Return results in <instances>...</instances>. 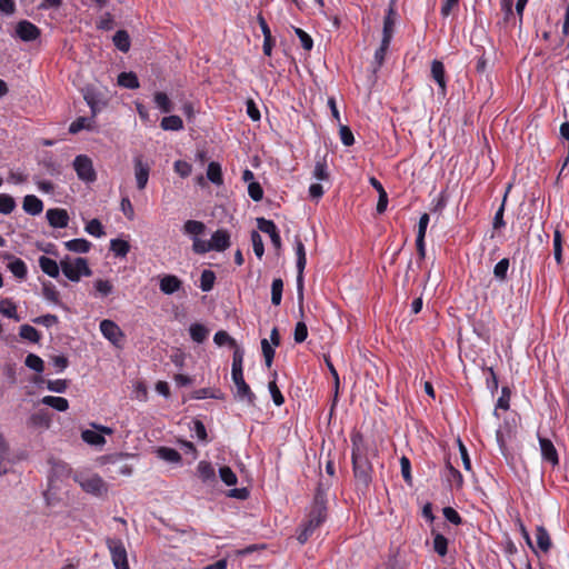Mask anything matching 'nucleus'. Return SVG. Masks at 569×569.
<instances>
[{
  "label": "nucleus",
  "instance_id": "obj_23",
  "mask_svg": "<svg viewBox=\"0 0 569 569\" xmlns=\"http://www.w3.org/2000/svg\"><path fill=\"white\" fill-rule=\"evenodd\" d=\"M306 264L307 259L297 258V295L300 305L303 301V271Z\"/></svg>",
  "mask_w": 569,
  "mask_h": 569
},
{
  "label": "nucleus",
  "instance_id": "obj_53",
  "mask_svg": "<svg viewBox=\"0 0 569 569\" xmlns=\"http://www.w3.org/2000/svg\"><path fill=\"white\" fill-rule=\"evenodd\" d=\"M510 189H511V184L508 186L507 191L502 199V203L495 214V218H493V228L495 229H500L505 226V221H503L505 204H506L507 196H508V192Z\"/></svg>",
  "mask_w": 569,
  "mask_h": 569
},
{
  "label": "nucleus",
  "instance_id": "obj_46",
  "mask_svg": "<svg viewBox=\"0 0 569 569\" xmlns=\"http://www.w3.org/2000/svg\"><path fill=\"white\" fill-rule=\"evenodd\" d=\"M553 257L558 264L562 263V236L558 229L553 233Z\"/></svg>",
  "mask_w": 569,
  "mask_h": 569
},
{
  "label": "nucleus",
  "instance_id": "obj_29",
  "mask_svg": "<svg viewBox=\"0 0 569 569\" xmlns=\"http://www.w3.org/2000/svg\"><path fill=\"white\" fill-rule=\"evenodd\" d=\"M41 402L58 411H66L69 408L68 400L62 397L46 396L41 399Z\"/></svg>",
  "mask_w": 569,
  "mask_h": 569
},
{
  "label": "nucleus",
  "instance_id": "obj_40",
  "mask_svg": "<svg viewBox=\"0 0 569 569\" xmlns=\"http://www.w3.org/2000/svg\"><path fill=\"white\" fill-rule=\"evenodd\" d=\"M92 128V120L87 117L77 118L69 127V132L76 134L83 129L90 130Z\"/></svg>",
  "mask_w": 569,
  "mask_h": 569
},
{
  "label": "nucleus",
  "instance_id": "obj_61",
  "mask_svg": "<svg viewBox=\"0 0 569 569\" xmlns=\"http://www.w3.org/2000/svg\"><path fill=\"white\" fill-rule=\"evenodd\" d=\"M248 193L253 201H260L263 198V190L260 183L251 181L248 186Z\"/></svg>",
  "mask_w": 569,
  "mask_h": 569
},
{
  "label": "nucleus",
  "instance_id": "obj_17",
  "mask_svg": "<svg viewBox=\"0 0 569 569\" xmlns=\"http://www.w3.org/2000/svg\"><path fill=\"white\" fill-rule=\"evenodd\" d=\"M431 76L439 86L440 93L446 96L447 84L443 63L439 60H433L431 63Z\"/></svg>",
  "mask_w": 569,
  "mask_h": 569
},
{
  "label": "nucleus",
  "instance_id": "obj_51",
  "mask_svg": "<svg viewBox=\"0 0 569 569\" xmlns=\"http://www.w3.org/2000/svg\"><path fill=\"white\" fill-rule=\"evenodd\" d=\"M310 515L325 521L327 518V500H313Z\"/></svg>",
  "mask_w": 569,
  "mask_h": 569
},
{
  "label": "nucleus",
  "instance_id": "obj_2",
  "mask_svg": "<svg viewBox=\"0 0 569 569\" xmlns=\"http://www.w3.org/2000/svg\"><path fill=\"white\" fill-rule=\"evenodd\" d=\"M60 267L63 274L70 280L78 282L81 276L89 277L92 274L91 269L88 266V261L84 258H74L71 259L69 256H66L60 261Z\"/></svg>",
  "mask_w": 569,
  "mask_h": 569
},
{
  "label": "nucleus",
  "instance_id": "obj_31",
  "mask_svg": "<svg viewBox=\"0 0 569 569\" xmlns=\"http://www.w3.org/2000/svg\"><path fill=\"white\" fill-rule=\"evenodd\" d=\"M189 333L194 342L202 343L207 339L209 330L201 323H192Z\"/></svg>",
  "mask_w": 569,
  "mask_h": 569
},
{
  "label": "nucleus",
  "instance_id": "obj_3",
  "mask_svg": "<svg viewBox=\"0 0 569 569\" xmlns=\"http://www.w3.org/2000/svg\"><path fill=\"white\" fill-rule=\"evenodd\" d=\"M107 546L111 553V559L116 569H129L127 550L120 539H107Z\"/></svg>",
  "mask_w": 569,
  "mask_h": 569
},
{
  "label": "nucleus",
  "instance_id": "obj_54",
  "mask_svg": "<svg viewBox=\"0 0 569 569\" xmlns=\"http://www.w3.org/2000/svg\"><path fill=\"white\" fill-rule=\"evenodd\" d=\"M42 293H43V297L53 302V303H58L59 302V292L57 291L56 287L47 281V282H42Z\"/></svg>",
  "mask_w": 569,
  "mask_h": 569
},
{
  "label": "nucleus",
  "instance_id": "obj_27",
  "mask_svg": "<svg viewBox=\"0 0 569 569\" xmlns=\"http://www.w3.org/2000/svg\"><path fill=\"white\" fill-rule=\"evenodd\" d=\"M160 127L163 130L179 131L183 129V121L179 116L171 114L162 118Z\"/></svg>",
  "mask_w": 569,
  "mask_h": 569
},
{
  "label": "nucleus",
  "instance_id": "obj_59",
  "mask_svg": "<svg viewBox=\"0 0 569 569\" xmlns=\"http://www.w3.org/2000/svg\"><path fill=\"white\" fill-rule=\"evenodd\" d=\"M295 33L300 39L302 48L307 51H310L313 47L312 38L300 28H295Z\"/></svg>",
  "mask_w": 569,
  "mask_h": 569
},
{
  "label": "nucleus",
  "instance_id": "obj_4",
  "mask_svg": "<svg viewBox=\"0 0 569 569\" xmlns=\"http://www.w3.org/2000/svg\"><path fill=\"white\" fill-rule=\"evenodd\" d=\"M73 168L80 180L84 182H93L97 173L93 169L92 160L86 154H79L73 160Z\"/></svg>",
  "mask_w": 569,
  "mask_h": 569
},
{
  "label": "nucleus",
  "instance_id": "obj_64",
  "mask_svg": "<svg viewBox=\"0 0 569 569\" xmlns=\"http://www.w3.org/2000/svg\"><path fill=\"white\" fill-rule=\"evenodd\" d=\"M339 133L340 139L345 146L350 147L355 143L353 133L348 126H340Z\"/></svg>",
  "mask_w": 569,
  "mask_h": 569
},
{
  "label": "nucleus",
  "instance_id": "obj_56",
  "mask_svg": "<svg viewBox=\"0 0 569 569\" xmlns=\"http://www.w3.org/2000/svg\"><path fill=\"white\" fill-rule=\"evenodd\" d=\"M219 476L220 479L227 485V486H233L237 483L238 478L236 473L231 470L230 467L223 466L219 469Z\"/></svg>",
  "mask_w": 569,
  "mask_h": 569
},
{
  "label": "nucleus",
  "instance_id": "obj_35",
  "mask_svg": "<svg viewBox=\"0 0 569 569\" xmlns=\"http://www.w3.org/2000/svg\"><path fill=\"white\" fill-rule=\"evenodd\" d=\"M81 438L91 446H102L106 443V439L101 433L89 429L82 431Z\"/></svg>",
  "mask_w": 569,
  "mask_h": 569
},
{
  "label": "nucleus",
  "instance_id": "obj_6",
  "mask_svg": "<svg viewBox=\"0 0 569 569\" xmlns=\"http://www.w3.org/2000/svg\"><path fill=\"white\" fill-rule=\"evenodd\" d=\"M80 487L88 493L101 496L107 492V485L101 477L92 475L88 477L76 478Z\"/></svg>",
  "mask_w": 569,
  "mask_h": 569
},
{
  "label": "nucleus",
  "instance_id": "obj_11",
  "mask_svg": "<svg viewBox=\"0 0 569 569\" xmlns=\"http://www.w3.org/2000/svg\"><path fill=\"white\" fill-rule=\"evenodd\" d=\"M100 331L103 335V337L113 345H117L123 337V333L119 326L109 319H104L100 322Z\"/></svg>",
  "mask_w": 569,
  "mask_h": 569
},
{
  "label": "nucleus",
  "instance_id": "obj_22",
  "mask_svg": "<svg viewBox=\"0 0 569 569\" xmlns=\"http://www.w3.org/2000/svg\"><path fill=\"white\" fill-rule=\"evenodd\" d=\"M29 425L37 428L48 429L51 425V415L48 410H39L31 415Z\"/></svg>",
  "mask_w": 569,
  "mask_h": 569
},
{
  "label": "nucleus",
  "instance_id": "obj_34",
  "mask_svg": "<svg viewBox=\"0 0 569 569\" xmlns=\"http://www.w3.org/2000/svg\"><path fill=\"white\" fill-rule=\"evenodd\" d=\"M110 250L116 257L124 258L130 250V244L128 241L122 239H112L110 241Z\"/></svg>",
  "mask_w": 569,
  "mask_h": 569
},
{
  "label": "nucleus",
  "instance_id": "obj_42",
  "mask_svg": "<svg viewBox=\"0 0 569 569\" xmlns=\"http://www.w3.org/2000/svg\"><path fill=\"white\" fill-rule=\"evenodd\" d=\"M24 365L29 369H31V370H33V371H36L38 373H41L44 370V362H43V360L39 356H37L34 353H29L26 357Z\"/></svg>",
  "mask_w": 569,
  "mask_h": 569
},
{
  "label": "nucleus",
  "instance_id": "obj_38",
  "mask_svg": "<svg viewBox=\"0 0 569 569\" xmlns=\"http://www.w3.org/2000/svg\"><path fill=\"white\" fill-rule=\"evenodd\" d=\"M19 335L22 339L29 340L33 343H38L41 338L39 331L30 325H22L20 327Z\"/></svg>",
  "mask_w": 569,
  "mask_h": 569
},
{
  "label": "nucleus",
  "instance_id": "obj_50",
  "mask_svg": "<svg viewBox=\"0 0 569 569\" xmlns=\"http://www.w3.org/2000/svg\"><path fill=\"white\" fill-rule=\"evenodd\" d=\"M509 266L510 263L508 258L501 259L493 268V274L496 279L499 281H505L507 279Z\"/></svg>",
  "mask_w": 569,
  "mask_h": 569
},
{
  "label": "nucleus",
  "instance_id": "obj_14",
  "mask_svg": "<svg viewBox=\"0 0 569 569\" xmlns=\"http://www.w3.org/2000/svg\"><path fill=\"white\" fill-rule=\"evenodd\" d=\"M4 258L9 260L7 268L10 270V272L19 280H24L28 274V269L24 261L14 257L13 254H6Z\"/></svg>",
  "mask_w": 569,
  "mask_h": 569
},
{
  "label": "nucleus",
  "instance_id": "obj_15",
  "mask_svg": "<svg viewBox=\"0 0 569 569\" xmlns=\"http://www.w3.org/2000/svg\"><path fill=\"white\" fill-rule=\"evenodd\" d=\"M159 288L164 295H173L182 288V281L174 274H164L160 279Z\"/></svg>",
  "mask_w": 569,
  "mask_h": 569
},
{
  "label": "nucleus",
  "instance_id": "obj_52",
  "mask_svg": "<svg viewBox=\"0 0 569 569\" xmlns=\"http://www.w3.org/2000/svg\"><path fill=\"white\" fill-rule=\"evenodd\" d=\"M261 350H262V355L264 357L266 367L270 368L272 366L273 358H274V349H273L272 345L267 339H262L261 340Z\"/></svg>",
  "mask_w": 569,
  "mask_h": 569
},
{
  "label": "nucleus",
  "instance_id": "obj_58",
  "mask_svg": "<svg viewBox=\"0 0 569 569\" xmlns=\"http://www.w3.org/2000/svg\"><path fill=\"white\" fill-rule=\"evenodd\" d=\"M46 385L48 390L57 393H63L68 388V381L62 379L48 380Z\"/></svg>",
  "mask_w": 569,
  "mask_h": 569
},
{
  "label": "nucleus",
  "instance_id": "obj_30",
  "mask_svg": "<svg viewBox=\"0 0 569 569\" xmlns=\"http://www.w3.org/2000/svg\"><path fill=\"white\" fill-rule=\"evenodd\" d=\"M433 536V550L437 552L440 557H445L448 552V539L435 530L431 531Z\"/></svg>",
  "mask_w": 569,
  "mask_h": 569
},
{
  "label": "nucleus",
  "instance_id": "obj_60",
  "mask_svg": "<svg viewBox=\"0 0 569 569\" xmlns=\"http://www.w3.org/2000/svg\"><path fill=\"white\" fill-rule=\"evenodd\" d=\"M41 164L50 176H58L61 173V166L53 161L52 158H44Z\"/></svg>",
  "mask_w": 569,
  "mask_h": 569
},
{
  "label": "nucleus",
  "instance_id": "obj_62",
  "mask_svg": "<svg viewBox=\"0 0 569 569\" xmlns=\"http://www.w3.org/2000/svg\"><path fill=\"white\" fill-rule=\"evenodd\" d=\"M295 341L297 343H301L303 342L307 337H308V328H307V325L302 321H299L297 325H296V328H295Z\"/></svg>",
  "mask_w": 569,
  "mask_h": 569
},
{
  "label": "nucleus",
  "instance_id": "obj_28",
  "mask_svg": "<svg viewBox=\"0 0 569 569\" xmlns=\"http://www.w3.org/2000/svg\"><path fill=\"white\" fill-rule=\"evenodd\" d=\"M64 247L72 252L86 253L90 250L91 243L86 239L78 238L64 242Z\"/></svg>",
  "mask_w": 569,
  "mask_h": 569
},
{
  "label": "nucleus",
  "instance_id": "obj_20",
  "mask_svg": "<svg viewBox=\"0 0 569 569\" xmlns=\"http://www.w3.org/2000/svg\"><path fill=\"white\" fill-rule=\"evenodd\" d=\"M445 479L450 485V487L461 488L463 483V478L459 470H457L448 460L446 462L445 468Z\"/></svg>",
  "mask_w": 569,
  "mask_h": 569
},
{
  "label": "nucleus",
  "instance_id": "obj_13",
  "mask_svg": "<svg viewBox=\"0 0 569 569\" xmlns=\"http://www.w3.org/2000/svg\"><path fill=\"white\" fill-rule=\"evenodd\" d=\"M539 445L542 459L551 463L552 466H557L559 463V457L557 449L555 448L551 440L543 437H539Z\"/></svg>",
  "mask_w": 569,
  "mask_h": 569
},
{
  "label": "nucleus",
  "instance_id": "obj_25",
  "mask_svg": "<svg viewBox=\"0 0 569 569\" xmlns=\"http://www.w3.org/2000/svg\"><path fill=\"white\" fill-rule=\"evenodd\" d=\"M118 84L127 89H138L140 86L137 74L132 71L121 72L118 76Z\"/></svg>",
  "mask_w": 569,
  "mask_h": 569
},
{
  "label": "nucleus",
  "instance_id": "obj_7",
  "mask_svg": "<svg viewBox=\"0 0 569 569\" xmlns=\"http://www.w3.org/2000/svg\"><path fill=\"white\" fill-rule=\"evenodd\" d=\"M397 2L398 1H389L388 10L383 20L382 39L385 44L387 42H391L393 36L395 26L398 17Z\"/></svg>",
  "mask_w": 569,
  "mask_h": 569
},
{
  "label": "nucleus",
  "instance_id": "obj_5",
  "mask_svg": "<svg viewBox=\"0 0 569 569\" xmlns=\"http://www.w3.org/2000/svg\"><path fill=\"white\" fill-rule=\"evenodd\" d=\"M231 378L237 388L236 397L240 400H246L248 405L253 406L256 396L244 381L243 371L231 372Z\"/></svg>",
  "mask_w": 569,
  "mask_h": 569
},
{
  "label": "nucleus",
  "instance_id": "obj_41",
  "mask_svg": "<svg viewBox=\"0 0 569 569\" xmlns=\"http://www.w3.org/2000/svg\"><path fill=\"white\" fill-rule=\"evenodd\" d=\"M0 313L3 315L4 317L12 318L19 321V317L17 315V307L9 299H2L0 301Z\"/></svg>",
  "mask_w": 569,
  "mask_h": 569
},
{
  "label": "nucleus",
  "instance_id": "obj_47",
  "mask_svg": "<svg viewBox=\"0 0 569 569\" xmlns=\"http://www.w3.org/2000/svg\"><path fill=\"white\" fill-rule=\"evenodd\" d=\"M272 376H273V378H276L277 377V372L273 371ZM268 388H269V392H270V395L272 397V400H273L274 405L278 406V407L283 405L284 398H283L281 391L279 390V388L277 386L276 379H273L272 381L269 382Z\"/></svg>",
  "mask_w": 569,
  "mask_h": 569
},
{
  "label": "nucleus",
  "instance_id": "obj_24",
  "mask_svg": "<svg viewBox=\"0 0 569 569\" xmlns=\"http://www.w3.org/2000/svg\"><path fill=\"white\" fill-rule=\"evenodd\" d=\"M153 101L158 109L163 113H169L173 110V103L168 94L162 91H157L153 96Z\"/></svg>",
  "mask_w": 569,
  "mask_h": 569
},
{
  "label": "nucleus",
  "instance_id": "obj_37",
  "mask_svg": "<svg viewBox=\"0 0 569 569\" xmlns=\"http://www.w3.org/2000/svg\"><path fill=\"white\" fill-rule=\"evenodd\" d=\"M83 99L86 100L87 104L91 109L92 118L96 117V114L100 110L99 106H98V103H99L98 93L93 89L87 88L83 91Z\"/></svg>",
  "mask_w": 569,
  "mask_h": 569
},
{
  "label": "nucleus",
  "instance_id": "obj_16",
  "mask_svg": "<svg viewBox=\"0 0 569 569\" xmlns=\"http://www.w3.org/2000/svg\"><path fill=\"white\" fill-rule=\"evenodd\" d=\"M210 244L214 251H224L230 246V234L224 229H219L211 236Z\"/></svg>",
  "mask_w": 569,
  "mask_h": 569
},
{
  "label": "nucleus",
  "instance_id": "obj_1",
  "mask_svg": "<svg viewBox=\"0 0 569 569\" xmlns=\"http://www.w3.org/2000/svg\"><path fill=\"white\" fill-rule=\"evenodd\" d=\"M351 460L352 472L355 478L356 488L362 495H366L372 482V463L371 459L377 456V448L366 441L360 432L351 435Z\"/></svg>",
  "mask_w": 569,
  "mask_h": 569
},
{
  "label": "nucleus",
  "instance_id": "obj_12",
  "mask_svg": "<svg viewBox=\"0 0 569 569\" xmlns=\"http://www.w3.org/2000/svg\"><path fill=\"white\" fill-rule=\"evenodd\" d=\"M46 217L49 224L53 228H66L69 223V214L66 209H49Z\"/></svg>",
  "mask_w": 569,
  "mask_h": 569
},
{
  "label": "nucleus",
  "instance_id": "obj_33",
  "mask_svg": "<svg viewBox=\"0 0 569 569\" xmlns=\"http://www.w3.org/2000/svg\"><path fill=\"white\" fill-rule=\"evenodd\" d=\"M114 46L122 52L130 49V37L126 30H118L113 36Z\"/></svg>",
  "mask_w": 569,
  "mask_h": 569
},
{
  "label": "nucleus",
  "instance_id": "obj_36",
  "mask_svg": "<svg viewBox=\"0 0 569 569\" xmlns=\"http://www.w3.org/2000/svg\"><path fill=\"white\" fill-rule=\"evenodd\" d=\"M157 452L161 459L171 463H178L181 460V455L176 449L169 447H159Z\"/></svg>",
  "mask_w": 569,
  "mask_h": 569
},
{
  "label": "nucleus",
  "instance_id": "obj_43",
  "mask_svg": "<svg viewBox=\"0 0 569 569\" xmlns=\"http://www.w3.org/2000/svg\"><path fill=\"white\" fill-rule=\"evenodd\" d=\"M216 274L212 270H203L200 277V288L202 291L208 292L213 288Z\"/></svg>",
  "mask_w": 569,
  "mask_h": 569
},
{
  "label": "nucleus",
  "instance_id": "obj_49",
  "mask_svg": "<svg viewBox=\"0 0 569 569\" xmlns=\"http://www.w3.org/2000/svg\"><path fill=\"white\" fill-rule=\"evenodd\" d=\"M250 238H251L254 254L259 259H261L264 253V246H263V241H262L260 233L256 230H252Z\"/></svg>",
  "mask_w": 569,
  "mask_h": 569
},
{
  "label": "nucleus",
  "instance_id": "obj_8",
  "mask_svg": "<svg viewBox=\"0 0 569 569\" xmlns=\"http://www.w3.org/2000/svg\"><path fill=\"white\" fill-rule=\"evenodd\" d=\"M133 166L137 188L139 190H143L149 180L150 166L148 162L143 161V157L141 154L134 157Z\"/></svg>",
  "mask_w": 569,
  "mask_h": 569
},
{
  "label": "nucleus",
  "instance_id": "obj_44",
  "mask_svg": "<svg viewBox=\"0 0 569 569\" xmlns=\"http://www.w3.org/2000/svg\"><path fill=\"white\" fill-rule=\"evenodd\" d=\"M206 230V226L201 221L197 220H188L183 224V231L188 234L199 236L203 233Z\"/></svg>",
  "mask_w": 569,
  "mask_h": 569
},
{
  "label": "nucleus",
  "instance_id": "obj_26",
  "mask_svg": "<svg viewBox=\"0 0 569 569\" xmlns=\"http://www.w3.org/2000/svg\"><path fill=\"white\" fill-rule=\"evenodd\" d=\"M536 540L538 548L543 552H548L549 549L551 548L550 536L547 529L542 526H539L536 529Z\"/></svg>",
  "mask_w": 569,
  "mask_h": 569
},
{
  "label": "nucleus",
  "instance_id": "obj_45",
  "mask_svg": "<svg viewBox=\"0 0 569 569\" xmlns=\"http://www.w3.org/2000/svg\"><path fill=\"white\" fill-rule=\"evenodd\" d=\"M193 399H204V398H213V399H222L223 395L220 390H212L210 388H201L194 390L191 396Z\"/></svg>",
  "mask_w": 569,
  "mask_h": 569
},
{
  "label": "nucleus",
  "instance_id": "obj_39",
  "mask_svg": "<svg viewBox=\"0 0 569 569\" xmlns=\"http://www.w3.org/2000/svg\"><path fill=\"white\" fill-rule=\"evenodd\" d=\"M283 281L280 278L273 279L271 283V302L279 306L282 300Z\"/></svg>",
  "mask_w": 569,
  "mask_h": 569
},
{
  "label": "nucleus",
  "instance_id": "obj_55",
  "mask_svg": "<svg viewBox=\"0 0 569 569\" xmlns=\"http://www.w3.org/2000/svg\"><path fill=\"white\" fill-rule=\"evenodd\" d=\"M213 341L219 347H221L223 345H229L232 348L237 347L236 340L232 337H230V335L224 330H220V331L216 332V335L213 337Z\"/></svg>",
  "mask_w": 569,
  "mask_h": 569
},
{
  "label": "nucleus",
  "instance_id": "obj_32",
  "mask_svg": "<svg viewBox=\"0 0 569 569\" xmlns=\"http://www.w3.org/2000/svg\"><path fill=\"white\" fill-rule=\"evenodd\" d=\"M207 178L214 184L220 186L223 182L221 166L212 161L208 164Z\"/></svg>",
  "mask_w": 569,
  "mask_h": 569
},
{
  "label": "nucleus",
  "instance_id": "obj_10",
  "mask_svg": "<svg viewBox=\"0 0 569 569\" xmlns=\"http://www.w3.org/2000/svg\"><path fill=\"white\" fill-rule=\"evenodd\" d=\"M257 226L260 231L269 234L271 242H272L273 247L276 248V250H280L281 249V237H280V233H279L278 228L274 224V222L272 220H268L266 218H258Z\"/></svg>",
  "mask_w": 569,
  "mask_h": 569
},
{
  "label": "nucleus",
  "instance_id": "obj_18",
  "mask_svg": "<svg viewBox=\"0 0 569 569\" xmlns=\"http://www.w3.org/2000/svg\"><path fill=\"white\" fill-rule=\"evenodd\" d=\"M197 472L203 483L210 485L216 482V470L209 461H200L197 467Z\"/></svg>",
  "mask_w": 569,
  "mask_h": 569
},
{
  "label": "nucleus",
  "instance_id": "obj_48",
  "mask_svg": "<svg viewBox=\"0 0 569 569\" xmlns=\"http://www.w3.org/2000/svg\"><path fill=\"white\" fill-rule=\"evenodd\" d=\"M14 199L7 193H0V213L9 214L14 210Z\"/></svg>",
  "mask_w": 569,
  "mask_h": 569
},
{
  "label": "nucleus",
  "instance_id": "obj_19",
  "mask_svg": "<svg viewBox=\"0 0 569 569\" xmlns=\"http://www.w3.org/2000/svg\"><path fill=\"white\" fill-rule=\"evenodd\" d=\"M22 208L27 213L31 216H38L43 210V203L36 196L28 194L23 198Z\"/></svg>",
  "mask_w": 569,
  "mask_h": 569
},
{
  "label": "nucleus",
  "instance_id": "obj_21",
  "mask_svg": "<svg viewBox=\"0 0 569 569\" xmlns=\"http://www.w3.org/2000/svg\"><path fill=\"white\" fill-rule=\"evenodd\" d=\"M40 269L51 278H58L60 273V264L56 260L41 256L38 260Z\"/></svg>",
  "mask_w": 569,
  "mask_h": 569
},
{
  "label": "nucleus",
  "instance_id": "obj_57",
  "mask_svg": "<svg viewBox=\"0 0 569 569\" xmlns=\"http://www.w3.org/2000/svg\"><path fill=\"white\" fill-rule=\"evenodd\" d=\"M86 231L91 234V236H94L97 238H100L104 234V231H103V226L102 223L100 222V220L98 219H92L90 220L87 224H86Z\"/></svg>",
  "mask_w": 569,
  "mask_h": 569
},
{
  "label": "nucleus",
  "instance_id": "obj_9",
  "mask_svg": "<svg viewBox=\"0 0 569 569\" xmlns=\"http://www.w3.org/2000/svg\"><path fill=\"white\" fill-rule=\"evenodd\" d=\"M40 34V29L28 20H21L16 26V36L24 42L34 41Z\"/></svg>",
  "mask_w": 569,
  "mask_h": 569
},
{
  "label": "nucleus",
  "instance_id": "obj_63",
  "mask_svg": "<svg viewBox=\"0 0 569 569\" xmlns=\"http://www.w3.org/2000/svg\"><path fill=\"white\" fill-rule=\"evenodd\" d=\"M313 177L318 180H327L329 178L327 163L325 160L316 162Z\"/></svg>",
  "mask_w": 569,
  "mask_h": 569
}]
</instances>
